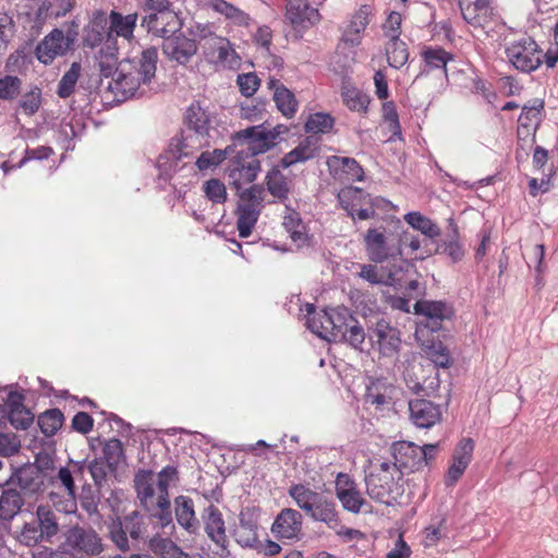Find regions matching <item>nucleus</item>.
<instances>
[{"label": "nucleus", "mask_w": 558, "mask_h": 558, "mask_svg": "<svg viewBox=\"0 0 558 558\" xmlns=\"http://www.w3.org/2000/svg\"><path fill=\"white\" fill-rule=\"evenodd\" d=\"M283 226L289 232L291 240L298 245L306 244L308 236L305 225L302 222L299 213L292 210L283 218Z\"/></svg>", "instance_id": "45"}, {"label": "nucleus", "mask_w": 558, "mask_h": 558, "mask_svg": "<svg viewBox=\"0 0 558 558\" xmlns=\"http://www.w3.org/2000/svg\"><path fill=\"white\" fill-rule=\"evenodd\" d=\"M369 339L376 342L381 355H397L401 345L400 331L385 319H379L369 329Z\"/></svg>", "instance_id": "13"}, {"label": "nucleus", "mask_w": 558, "mask_h": 558, "mask_svg": "<svg viewBox=\"0 0 558 558\" xmlns=\"http://www.w3.org/2000/svg\"><path fill=\"white\" fill-rule=\"evenodd\" d=\"M426 353L437 366L448 367L450 365L449 351L442 342H433L427 347Z\"/></svg>", "instance_id": "63"}, {"label": "nucleus", "mask_w": 558, "mask_h": 558, "mask_svg": "<svg viewBox=\"0 0 558 558\" xmlns=\"http://www.w3.org/2000/svg\"><path fill=\"white\" fill-rule=\"evenodd\" d=\"M209 7L215 12L222 14L228 20H231L234 24H248V14L225 0H210Z\"/></svg>", "instance_id": "47"}, {"label": "nucleus", "mask_w": 558, "mask_h": 558, "mask_svg": "<svg viewBox=\"0 0 558 558\" xmlns=\"http://www.w3.org/2000/svg\"><path fill=\"white\" fill-rule=\"evenodd\" d=\"M87 472L92 475L95 485L100 488L106 483L110 471L102 458H96L87 463Z\"/></svg>", "instance_id": "61"}, {"label": "nucleus", "mask_w": 558, "mask_h": 558, "mask_svg": "<svg viewBox=\"0 0 558 558\" xmlns=\"http://www.w3.org/2000/svg\"><path fill=\"white\" fill-rule=\"evenodd\" d=\"M236 195L239 196L235 210L236 228L241 238H247L265 207L266 190L262 184H253L248 189L236 192Z\"/></svg>", "instance_id": "5"}, {"label": "nucleus", "mask_w": 558, "mask_h": 558, "mask_svg": "<svg viewBox=\"0 0 558 558\" xmlns=\"http://www.w3.org/2000/svg\"><path fill=\"white\" fill-rule=\"evenodd\" d=\"M450 225L452 226V232L449 239L441 241L437 245L436 253L446 255L452 263H458L464 256V248L459 240L458 227L452 221Z\"/></svg>", "instance_id": "40"}, {"label": "nucleus", "mask_w": 558, "mask_h": 558, "mask_svg": "<svg viewBox=\"0 0 558 558\" xmlns=\"http://www.w3.org/2000/svg\"><path fill=\"white\" fill-rule=\"evenodd\" d=\"M464 21L473 26H484L489 21L488 0H459Z\"/></svg>", "instance_id": "31"}, {"label": "nucleus", "mask_w": 558, "mask_h": 558, "mask_svg": "<svg viewBox=\"0 0 558 558\" xmlns=\"http://www.w3.org/2000/svg\"><path fill=\"white\" fill-rule=\"evenodd\" d=\"M185 123L189 130L194 131L197 135L206 136L210 129V114L201 106L199 101H194L186 110Z\"/></svg>", "instance_id": "35"}, {"label": "nucleus", "mask_w": 558, "mask_h": 558, "mask_svg": "<svg viewBox=\"0 0 558 558\" xmlns=\"http://www.w3.org/2000/svg\"><path fill=\"white\" fill-rule=\"evenodd\" d=\"M288 493L289 496L295 501L296 506L306 514L310 510H312L314 502L320 495V493H317L303 484L291 485Z\"/></svg>", "instance_id": "43"}, {"label": "nucleus", "mask_w": 558, "mask_h": 558, "mask_svg": "<svg viewBox=\"0 0 558 558\" xmlns=\"http://www.w3.org/2000/svg\"><path fill=\"white\" fill-rule=\"evenodd\" d=\"M335 124L333 118L328 113L316 112L308 117L305 122V131L307 133L316 134L329 132Z\"/></svg>", "instance_id": "53"}, {"label": "nucleus", "mask_w": 558, "mask_h": 558, "mask_svg": "<svg viewBox=\"0 0 558 558\" xmlns=\"http://www.w3.org/2000/svg\"><path fill=\"white\" fill-rule=\"evenodd\" d=\"M202 49L205 59L215 64L229 62L234 52L227 38L213 34L203 38Z\"/></svg>", "instance_id": "28"}, {"label": "nucleus", "mask_w": 558, "mask_h": 558, "mask_svg": "<svg viewBox=\"0 0 558 558\" xmlns=\"http://www.w3.org/2000/svg\"><path fill=\"white\" fill-rule=\"evenodd\" d=\"M390 38L386 48L387 61L390 66L400 69L409 59V50L404 41L400 40L398 34H387Z\"/></svg>", "instance_id": "39"}, {"label": "nucleus", "mask_w": 558, "mask_h": 558, "mask_svg": "<svg viewBox=\"0 0 558 558\" xmlns=\"http://www.w3.org/2000/svg\"><path fill=\"white\" fill-rule=\"evenodd\" d=\"M307 327L320 337L330 333L333 341L348 343L356 350H362L365 341L363 327L344 306L327 308L319 318L308 317Z\"/></svg>", "instance_id": "2"}, {"label": "nucleus", "mask_w": 558, "mask_h": 558, "mask_svg": "<svg viewBox=\"0 0 558 558\" xmlns=\"http://www.w3.org/2000/svg\"><path fill=\"white\" fill-rule=\"evenodd\" d=\"M426 64L432 69H445L452 56L442 48L428 47L422 52Z\"/></svg>", "instance_id": "55"}, {"label": "nucleus", "mask_w": 558, "mask_h": 558, "mask_svg": "<svg viewBox=\"0 0 558 558\" xmlns=\"http://www.w3.org/2000/svg\"><path fill=\"white\" fill-rule=\"evenodd\" d=\"M206 197L217 204H223L227 201V190L225 184L218 179H210L203 185Z\"/></svg>", "instance_id": "60"}, {"label": "nucleus", "mask_w": 558, "mask_h": 558, "mask_svg": "<svg viewBox=\"0 0 558 558\" xmlns=\"http://www.w3.org/2000/svg\"><path fill=\"white\" fill-rule=\"evenodd\" d=\"M24 506L22 494L15 488L3 489L0 496V518L12 520Z\"/></svg>", "instance_id": "36"}, {"label": "nucleus", "mask_w": 558, "mask_h": 558, "mask_svg": "<svg viewBox=\"0 0 558 558\" xmlns=\"http://www.w3.org/2000/svg\"><path fill=\"white\" fill-rule=\"evenodd\" d=\"M235 150L233 143L225 149H214L213 151H203L196 160V166L201 171L220 165L228 156Z\"/></svg>", "instance_id": "50"}, {"label": "nucleus", "mask_w": 558, "mask_h": 558, "mask_svg": "<svg viewBox=\"0 0 558 558\" xmlns=\"http://www.w3.org/2000/svg\"><path fill=\"white\" fill-rule=\"evenodd\" d=\"M108 20L104 11L94 13L92 27L86 32L84 37V46L95 48L99 46L105 37L108 38Z\"/></svg>", "instance_id": "37"}, {"label": "nucleus", "mask_w": 558, "mask_h": 558, "mask_svg": "<svg viewBox=\"0 0 558 558\" xmlns=\"http://www.w3.org/2000/svg\"><path fill=\"white\" fill-rule=\"evenodd\" d=\"M414 314L422 317L416 333L428 329L432 332L438 331L445 320L453 317V307L446 301L418 300L415 302Z\"/></svg>", "instance_id": "8"}, {"label": "nucleus", "mask_w": 558, "mask_h": 558, "mask_svg": "<svg viewBox=\"0 0 558 558\" xmlns=\"http://www.w3.org/2000/svg\"><path fill=\"white\" fill-rule=\"evenodd\" d=\"M280 165L272 167L266 174L265 183L267 191L276 199L284 202L289 198L292 189V180L280 170Z\"/></svg>", "instance_id": "34"}, {"label": "nucleus", "mask_w": 558, "mask_h": 558, "mask_svg": "<svg viewBox=\"0 0 558 558\" xmlns=\"http://www.w3.org/2000/svg\"><path fill=\"white\" fill-rule=\"evenodd\" d=\"M65 544L76 551L96 556L102 550L101 539L90 527L71 526L65 533Z\"/></svg>", "instance_id": "14"}, {"label": "nucleus", "mask_w": 558, "mask_h": 558, "mask_svg": "<svg viewBox=\"0 0 558 558\" xmlns=\"http://www.w3.org/2000/svg\"><path fill=\"white\" fill-rule=\"evenodd\" d=\"M329 163L331 166L337 167L343 173L350 175L352 179H363L364 171L362 167L359 165V162L353 158L335 156L331 158Z\"/></svg>", "instance_id": "54"}, {"label": "nucleus", "mask_w": 558, "mask_h": 558, "mask_svg": "<svg viewBox=\"0 0 558 558\" xmlns=\"http://www.w3.org/2000/svg\"><path fill=\"white\" fill-rule=\"evenodd\" d=\"M395 232L396 240L398 243H400L401 251L403 246L410 247L413 253L422 248V243L420 239L409 230H405L401 225L400 220H397L396 222Z\"/></svg>", "instance_id": "59"}, {"label": "nucleus", "mask_w": 558, "mask_h": 558, "mask_svg": "<svg viewBox=\"0 0 558 558\" xmlns=\"http://www.w3.org/2000/svg\"><path fill=\"white\" fill-rule=\"evenodd\" d=\"M343 101L350 110L362 112L366 111L368 105V97L355 89H348L343 92Z\"/></svg>", "instance_id": "62"}, {"label": "nucleus", "mask_w": 558, "mask_h": 558, "mask_svg": "<svg viewBox=\"0 0 558 558\" xmlns=\"http://www.w3.org/2000/svg\"><path fill=\"white\" fill-rule=\"evenodd\" d=\"M102 454L104 461L112 473L117 472L120 464L125 461L123 445L118 438H111L104 444Z\"/></svg>", "instance_id": "42"}, {"label": "nucleus", "mask_w": 558, "mask_h": 558, "mask_svg": "<svg viewBox=\"0 0 558 558\" xmlns=\"http://www.w3.org/2000/svg\"><path fill=\"white\" fill-rule=\"evenodd\" d=\"M161 50L169 61L185 65L196 54L198 46L195 39L179 31L162 40Z\"/></svg>", "instance_id": "10"}, {"label": "nucleus", "mask_w": 558, "mask_h": 558, "mask_svg": "<svg viewBox=\"0 0 558 558\" xmlns=\"http://www.w3.org/2000/svg\"><path fill=\"white\" fill-rule=\"evenodd\" d=\"M87 472V460L69 459L64 466L59 468L50 482L64 490V495L51 492L49 500L58 511L64 514L73 513L77 504V486L76 483L85 484V474Z\"/></svg>", "instance_id": "3"}, {"label": "nucleus", "mask_w": 558, "mask_h": 558, "mask_svg": "<svg viewBox=\"0 0 558 558\" xmlns=\"http://www.w3.org/2000/svg\"><path fill=\"white\" fill-rule=\"evenodd\" d=\"M82 65L80 62H73L70 69L63 74L58 84L57 95L60 98L70 97L74 90L81 75Z\"/></svg>", "instance_id": "49"}, {"label": "nucleus", "mask_w": 558, "mask_h": 558, "mask_svg": "<svg viewBox=\"0 0 558 558\" xmlns=\"http://www.w3.org/2000/svg\"><path fill=\"white\" fill-rule=\"evenodd\" d=\"M278 110L286 117L292 118L298 111V100L294 94L286 86H280L272 95Z\"/></svg>", "instance_id": "48"}, {"label": "nucleus", "mask_w": 558, "mask_h": 558, "mask_svg": "<svg viewBox=\"0 0 558 558\" xmlns=\"http://www.w3.org/2000/svg\"><path fill=\"white\" fill-rule=\"evenodd\" d=\"M22 88V81L14 75H5L0 78V99L1 100H13L15 99Z\"/></svg>", "instance_id": "58"}, {"label": "nucleus", "mask_w": 558, "mask_h": 558, "mask_svg": "<svg viewBox=\"0 0 558 558\" xmlns=\"http://www.w3.org/2000/svg\"><path fill=\"white\" fill-rule=\"evenodd\" d=\"M137 13L123 15L120 12L112 10L109 14L108 39L106 40V44L116 46L113 35L131 41L134 38V29L137 24Z\"/></svg>", "instance_id": "21"}, {"label": "nucleus", "mask_w": 558, "mask_h": 558, "mask_svg": "<svg viewBox=\"0 0 558 558\" xmlns=\"http://www.w3.org/2000/svg\"><path fill=\"white\" fill-rule=\"evenodd\" d=\"M395 481L396 477L385 474L366 475L365 484L367 495L376 502L393 506L402 495Z\"/></svg>", "instance_id": "9"}, {"label": "nucleus", "mask_w": 558, "mask_h": 558, "mask_svg": "<svg viewBox=\"0 0 558 558\" xmlns=\"http://www.w3.org/2000/svg\"><path fill=\"white\" fill-rule=\"evenodd\" d=\"M132 523V517H125L123 522L113 523L110 529V536L112 542L117 545L119 549L122 551L129 550V539L126 530H129V525Z\"/></svg>", "instance_id": "56"}, {"label": "nucleus", "mask_w": 558, "mask_h": 558, "mask_svg": "<svg viewBox=\"0 0 558 558\" xmlns=\"http://www.w3.org/2000/svg\"><path fill=\"white\" fill-rule=\"evenodd\" d=\"M356 276L373 286H386L389 283V279L392 278V274L386 277L381 269L377 267V264L374 263L360 265V271Z\"/></svg>", "instance_id": "52"}, {"label": "nucleus", "mask_w": 558, "mask_h": 558, "mask_svg": "<svg viewBox=\"0 0 558 558\" xmlns=\"http://www.w3.org/2000/svg\"><path fill=\"white\" fill-rule=\"evenodd\" d=\"M302 514L292 508L282 509L271 526V531L280 538L298 537L302 531Z\"/></svg>", "instance_id": "22"}, {"label": "nucleus", "mask_w": 558, "mask_h": 558, "mask_svg": "<svg viewBox=\"0 0 558 558\" xmlns=\"http://www.w3.org/2000/svg\"><path fill=\"white\" fill-rule=\"evenodd\" d=\"M338 201L348 216L355 221V211L360 206L362 207L371 203L372 196L360 187L347 186L338 193Z\"/></svg>", "instance_id": "32"}, {"label": "nucleus", "mask_w": 558, "mask_h": 558, "mask_svg": "<svg viewBox=\"0 0 558 558\" xmlns=\"http://www.w3.org/2000/svg\"><path fill=\"white\" fill-rule=\"evenodd\" d=\"M409 411L410 420L417 428H432L442 418L441 407L423 398L410 400Z\"/></svg>", "instance_id": "16"}, {"label": "nucleus", "mask_w": 558, "mask_h": 558, "mask_svg": "<svg viewBox=\"0 0 558 558\" xmlns=\"http://www.w3.org/2000/svg\"><path fill=\"white\" fill-rule=\"evenodd\" d=\"M140 75L132 71L128 64L120 62L118 75L113 83L109 84V88L117 94H121L122 99L134 97L142 85L149 84V82H142Z\"/></svg>", "instance_id": "23"}, {"label": "nucleus", "mask_w": 558, "mask_h": 558, "mask_svg": "<svg viewBox=\"0 0 558 558\" xmlns=\"http://www.w3.org/2000/svg\"><path fill=\"white\" fill-rule=\"evenodd\" d=\"M266 112V102L254 99L246 100L240 105V118L248 121H258L263 119Z\"/></svg>", "instance_id": "57"}, {"label": "nucleus", "mask_w": 558, "mask_h": 558, "mask_svg": "<svg viewBox=\"0 0 558 558\" xmlns=\"http://www.w3.org/2000/svg\"><path fill=\"white\" fill-rule=\"evenodd\" d=\"M286 20L294 31L303 32L317 24L320 14L310 5L308 0H286Z\"/></svg>", "instance_id": "12"}, {"label": "nucleus", "mask_w": 558, "mask_h": 558, "mask_svg": "<svg viewBox=\"0 0 558 558\" xmlns=\"http://www.w3.org/2000/svg\"><path fill=\"white\" fill-rule=\"evenodd\" d=\"M60 511L51 504H40L35 511V520L26 522L17 535V541L25 546L39 543H52L60 532Z\"/></svg>", "instance_id": "4"}, {"label": "nucleus", "mask_w": 558, "mask_h": 558, "mask_svg": "<svg viewBox=\"0 0 558 558\" xmlns=\"http://www.w3.org/2000/svg\"><path fill=\"white\" fill-rule=\"evenodd\" d=\"M234 538L242 547H257V523L248 510L240 513L239 525L234 530Z\"/></svg>", "instance_id": "33"}, {"label": "nucleus", "mask_w": 558, "mask_h": 558, "mask_svg": "<svg viewBox=\"0 0 558 558\" xmlns=\"http://www.w3.org/2000/svg\"><path fill=\"white\" fill-rule=\"evenodd\" d=\"M236 83L241 94L248 98L258 89L260 80L255 73H242L238 75Z\"/></svg>", "instance_id": "64"}, {"label": "nucleus", "mask_w": 558, "mask_h": 558, "mask_svg": "<svg viewBox=\"0 0 558 558\" xmlns=\"http://www.w3.org/2000/svg\"><path fill=\"white\" fill-rule=\"evenodd\" d=\"M318 154L319 138L317 136L310 135L302 140L295 148L281 158L280 166L287 169L295 163L311 160L318 156Z\"/></svg>", "instance_id": "26"}, {"label": "nucleus", "mask_w": 558, "mask_h": 558, "mask_svg": "<svg viewBox=\"0 0 558 558\" xmlns=\"http://www.w3.org/2000/svg\"><path fill=\"white\" fill-rule=\"evenodd\" d=\"M335 492L342 508L351 513L361 512L363 506L367 504L349 474L339 473L337 475Z\"/></svg>", "instance_id": "15"}, {"label": "nucleus", "mask_w": 558, "mask_h": 558, "mask_svg": "<svg viewBox=\"0 0 558 558\" xmlns=\"http://www.w3.org/2000/svg\"><path fill=\"white\" fill-rule=\"evenodd\" d=\"M64 415L59 409H49L38 416L37 424L41 433L51 437L62 427Z\"/></svg>", "instance_id": "46"}, {"label": "nucleus", "mask_w": 558, "mask_h": 558, "mask_svg": "<svg viewBox=\"0 0 558 558\" xmlns=\"http://www.w3.org/2000/svg\"><path fill=\"white\" fill-rule=\"evenodd\" d=\"M141 25L147 33L162 38V40L181 29L182 23L172 9L159 14H147L142 19Z\"/></svg>", "instance_id": "20"}, {"label": "nucleus", "mask_w": 558, "mask_h": 558, "mask_svg": "<svg viewBox=\"0 0 558 558\" xmlns=\"http://www.w3.org/2000/svg\"><path fill=\"white\" fill-rule=\"evenodd\" d=\"M153 471L140 470L134 476V487L141 502L147 507L153 501L155 489L153 486Z\"/></svg>", "instance_id": "41"}, {"label": "nucleus", "mask_w": 558, "mask_h": 558, "mask_svg": "<svg viewBox=\"0 0 558 558\" xmlns=\"http://www.w3.org/2000/svg\"><path fill=\"white\" fill-rule=\"evenodd\" d=\"M205 532L217 546L215 555L220 558L228 557L230 551L228 549L225 521L220 510L214 505L206 508Z\"/></svg>", "instance_id": "18"}, {"label": "nucleus", "mask_w": 558, "mask_h": 558, "mask_svg": "<svg viewBox=\"0 0 558 558\" xmlns=\"http://www.w3.org/2000/svg\"><path fill=\"white\" fill-rule=\"evenodd\" d=\"M158 62V50L150 46L141 51L140 56L122 61L128 64L142 78V82H151L156 75Z\"/></svg>", "instance_id": "24"}, {"label": "nucleus", "mask_w": 558, "mask_h": 558, "mask_svg": "<svg viewBox=\"0 0 558 558\" xmlns=\"http://www.w3.org/2000/svg\"><path fill=\"white\" fill-rule=\"evenodd\" d=\"M118 58H117V47L107 45V51L101 48L99 51V72L104 77H110L113 74L118 75L119 66H117Z\"/></svg>", "instance_id": "51"}, {"label": "nucleus", "mask_w": 558, "mask_h": 558, "mask_svg": "<svg viewBox=\"0 0 558 558\" xmlns=\"http://www.w3.org/2000/svg\"><path fill=\"white\" fill-rule=\"evenodd\" d=\"M280 135L278 128L268 130L264 124L246 128L236 132L233 136V151L226 169L229 184L236 192L243 184L252 183L260 171V162L257 155L272 148Z\"/></svg>", "instance_id": "1"}, {"label": "nucleus", "mask_w": 558, "mask_h": 558, "mask_svg": "<svg viewBox=\"0 0 558 558\" xmlns=\"http://www.w3.org/2000/svg\"><path fill=\"white\" fill-rule=\"evenodd\" d=\"M391 456L400 470L420 471L418 445L412 441H396L391 445Z\"/></svg>", "instance_id": "27"}, {"label": "nucleus", "mask_w": 558, "mask_h": 558, "mask_svg": "<svg viewBox=\"0 0 558 558\" xmlns=\"http://www.w3.org/2000/svg\"><path fill=\"white\" fill-rule=\"evenodd\" d=\"M508 62L522 73H532L543 63V51L531 37L509 43L505 49Z\"/></svg>", "instance_id": "7"}, {"label": "nucleus", "mask_w": 558, "mask_h": 558, "mask_svg": "<svg viewBox=\"0 0 558 558\" xmlns=\"http://www.w3.org/2000/svg\"><path fill=\"white\" fill-rule=\"evenodd\" d=\"M371 16L372 8L367 4L361 5L343 31L341 41L350 47L359 46L362 40V34L371 22Z\"/></svg>", "instance_id": "25"}, {"label": "nucleus", "mask_w": 558, "mask_h": 558, "mask_svg": "<svg viewBox=\"0 0 558 558\" xmlns=\"http://www.w3.org/2000/svg\"><path fill=\"white\" fill-rule=\"evenodd\" d=\"M74 39L65 36L61 29L54 28L38 43L35 56L39 62L48 65L57 57L64 56L71 48Z\"/></svg>", "instance_id": "11"}, {"label": "nucleus", "mask_w": 558, "mask_h": 558, "mask_svg": "<svg viewBox=\"0 0 558 558\" xmlns=\"http://www.w3.org/2000/svg\"><path fill=\"white\" fill-rule=\"evenodd\" d=\"M7 484L17 486L25 496L40 494L46 488L45 475L38 468L27 464L16 469Z\"/></svg>", "instance_id": "17"}, {"label": "nucleus", "mask_w": 558, "mask_h": 558, "mask_svg": "<svg viewBox=\"0 0 558 558\" xmlns=\"http://www.w3.org/2000/svg\"><path fill=\"white\" fill-rule=\"evenodd\" d=\"M474 441L472 438H462L452 452L451 463L448 468L445 483L453 486L463 475L472 461Z\"/></svg>", "instance_id": "19"}, {"label": "nucleus", "mask_w": 558, "mask_h": 558, "mask_svg": "<svg viewBox=\"0 0 558 558\" xmlns=\"http://www.w3.org/2000/svg\"><path fill=\"white\" fill-rule=\"evenodd\" d=\"M363 246L371 263L383 264L401 257L400 243L396 240L395 230L384 226L368 228L363 234Z\"/></svg>", "instance_id": "6"}, {"label": "nucleus", "mask_w": 558, "mask_h": 558, "mask_svg": "<svg viewBox=\"0 0 558 558\" xmlns=\"http://www.w3.org/2000/svg\"><path fill=\"white\" fill-rule=\"evenodd\" d=\"M404 220L414 230L421 231L422 234H424L428 239H435L440 235L439 227L434 221H432L429 218L423 216L418 211H411V213L405 214Z\"/></svg>", "instance_id": "44"}, {"label": "nucleus", "mask_w": 558, "mask_h": 558, "mask_svg": "<svg viewBox=\"0 0 558 558\" xmlns=\"http://www.w3.org/2000/svg\"><path fill=\"white\" fill-rule=\"evenodd\" d=\"M174 510L178 523L185 530L194 529L197 520L194 511V502L189 496L180 495L174 498Z\"/></svg>", "instance_id": "38"}, {"label": "nucleus", "mask_w": 558, "mask_h": 558, "mask_svg": "<svg viewBox=\"0 0 558 558\" xmlns=\"http://www.w3.org/2000/svg\"><path fill=\"white\" fill-rule=\"evenodd\" d=\"M314 521L323 522L330 529H337L340 525L339 511L332 499L323 494L314 502L312 510L307 512Z\"/></svg>", "instance_id": "29"}, {"label": "nucleus", "mask_w": 558, "mask_h": 558, "mask_svg": "<svg viewBox=\"0 0 558 558\" xmlns=\"http://www.w3.org/2000/svg\"><path fill=\"white\" fill-rule=\"evenodd\" d=\"M24 397L19 392L8 396L9 422L16 429H27L34 422V414L23 404Z\"/></svg>", "instance_id": "30"}]
</instances>
